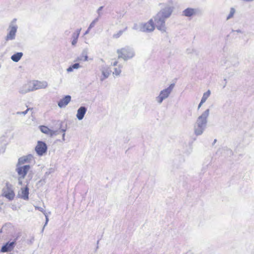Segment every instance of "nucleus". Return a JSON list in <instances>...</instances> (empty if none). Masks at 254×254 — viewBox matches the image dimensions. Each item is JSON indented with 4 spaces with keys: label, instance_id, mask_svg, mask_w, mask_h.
I'll return each mask as SVG.
<instances>
[{
    "label": "nucleus",
    "instance_id": "10",
    "mask_svg": "<svg viewBox=\"0 0 254 254\" xmlns=\"http://www.w3.org/2000/svg\"><path fill=\"white\" fill-rule=\"evenodd\" d=\"M35 149L38 155L42 156L46 152L47 150V146L45 142L41 141H38Z\"/></svg>",
    "mask_w": 254,
    "mask_h": 254
},
{
    "label": "nucleus",
    "instance_id": "41",
    "mask_svg": "<svg viewBox=\"0 0 254 254\" xmlns=\"http://www.w3.org/2000/svg\"><path fill=\"white\" fill-rule=\"evenodd\" d=\"M233 32H237L238 33H243L242 31L240 29H238V30L233 31Z\"/></svg>",
    "mask_w": 254,
    "mask_h": 254
},
{
    "label": "nucleus",
    "instance_id": "20",
    "mask_svg": "<svg viewBox=\"0 0 254 254\" xmlns=\"http://www.w3.org/2000/svg\"><path fill=\"white\" fill-rule=\"evenodd\" d=\"M88 49L86 48L82 50V53L79 57H77L75 61H88Z\"/></svg>",
    "mask_w": 254,
    "mask_h": 254
},
{
    "label": "nucleus",
    "instance_id": "5",
    "mask_svg": "<svg viewBox=\"0 0 254 254\" xmlns=\"http://www.w3.org/2000/svg\"><path fill=\"white\" fill-rule=\"evenodd\" d=\"M175 87V84H171L169 87L160 91L159 95L155 97V101L159 104H161L163 101L167 99L172 92Z\"/></svg>",
    "mask_w": 254,
    "mask_h": 254
},
{
    "label": "nucleus",
    "instance_id": "43",
    "mask_svg": "<svg viewBox=\"0 0 254 254\" xmlns=\"http://www.w3.org/2000/svg\"><path fill=\"white\" fill-rule=\"evenodd\" d=\"M64 136H65V133H64L63 134V139L64 140Z\"/></svg>",
    "mask_w": 254,
    "mask_h": 254
},
{
    "label": "nucleus",
    "instance_id": "16",
    "mask_svg": "<svg viewBox=\"0 0 254 254\" xmlns=\"http://www.w3.org/2000/svg\"><path fill=\"white\" fill-rule=\"evenodd\" d=\"M15 245V241L7 242L1 247V252L2 253L10 252L13 250Z\"/></svg>",
    "mask_w": 254,
    "mask_h": 254
},
{
    "label": "nucleus",
    "instance_id": "39",
    "mask_svg": "<svg viewBox=\"0 0 254 254\" xmlns=\"http://www.w3.org/2000/svg\"><path fill=\"white\" fill-rule=\"evenodd\" d=\"M29 241L30 244H32L34 241V237H32Z\"/></svg>",
    "mask_w": 254,
    "mask_h": 254
},
{
    "label": "nucleus",
    "instance_id": "17",
    "mask_svg": "<svg viewBox=\"0 0 254 254\" xmlns=\"http://www.w3.org/2000/svg\"><path fill=\"white\" fill-rule=\"evenodd\" d=\"M33 158V155L29 154L26 156H23L18 159V164L17 165L21 166L22 165L30 162Z\"/></svg>",
    "mask_w": 254,
    "mask_h": 254
},
{
    "label": "nucleus",
    "instance_id": "35",
    "mask_svg": "<svg viewBox=\"0 0 254 254\" xmlns=\"http://www.w3.org/2000/svg\"><path fill=\"white\" fill-rule=\"evenodd\" d=\"M44 214V215L45 216V219H46V222H45V223L44 224V227H46V226L47 225L48 222L49 221V218H48V215H47L46 213H45Z\"/></svg>",
    "mask_w": 254,
    "mask_h": 254
},
{
    "label": "nucleus",
    "instance_id": "40",
    "mask_svg": "<svg viewBox=\"0 0 254 254\" xmlns=\"http://www.w3.org/2000/svg\"><path fill=\"white\" fill-rule=\"evenodd\" d=\"M118 64V62L117 61H116L114 62H113V63H112L111 65L112 66H115L117 65Z\"/></svg>",
    "mask_w": 254,
    "mask_h": 254
},
{
    "label": "nucleus",
    "instance_id": "4",
    "mask_svg": "<svg viewBox=\"0 0 254 254\" xmlns=\"http://www.w3.org/2000/svg\"><path fill=\"white\" fill-rule=\"evenodd\" d=\"M118 59H122L124 61H127L132 59L135 56L133 49L129 47H125L117 51Z\"/></svg>",
    "mask_w": 254,
    "mask_h": 254
},
{
    "label": "nucleus",
    "instance_id": "33",
    "mask_svg": "<svg viewBox=\"0 0 254 254\" xmlns=\"http://www.w3.org/2000/svg\"><path fill=\"white\" fill-rule=\"evenodd\" d=\"M72 68L73 69H78L80 67V65L78 63H76L71 65Z\"/></svg>",
    "mask_w": 254,
    "mask_h": 254
},
{
    "label": "nucleus",
    "instance_id": "7",
    "mask_svg": "<svg viewBox=\"0 0 254 254\" xmlns=\"http://www.w3.org/2000/svg\"><path fill=\"white\" fill-rule=\"evenodd\" d=\"M30 168L31 167L29 165H17L16 171L17 173L18 177H20V178H24Z\"/></svg>",
    "mask_w": 254,
    "mask_h": 254
},
{
    "label": "nucleus",
    "instance_id": "26",
    "mask_svg": "<svg viewBox=\"0 0 254 254\" xmlns=\"http://www.w3.org/2000/svg\"><path fill=\"white\" fill-rule=\"evenodd\" d=\"M235 12H236V10L234 8H233V7L231 8L229 13L226 17V20H228L232 18L234 16V15Z\"/></svg>",
    "mask_w": 254,
    "mask_h": 254
},
{
    "label": "nucleus",
    "instance_id": "2",
    "mask_svg": "<svg viewBox=\"0 0 254 254\" xmlns=\"http://www.w3.org/2000/svg\"><path fill=\"white\" fill-rule=\"evenodd\" d=\"M209 114L210 110L207 109L197 117L193 127L194 133L195 135H201L206 128Z\"/></svg>",
    "mask_w": 254,
    "mask_h": 254
},
{
    "label": "nucleus",
    "instance_id": "30",
    "mask_svg": "<svg viewBox=\"0 0 254 254\" xmlns=\"http://www.w3.org/2000/svg\"><path fill=\"white\" fill-rule=\"evenodd\" d=\"M32 109L31 108H28L26 110H25V111H23V112H16V115H22L23 116H25L28 112V111H29L30 110H31Z\"/></svg>",
    "mask_w": 254,
    "mask_h": 254
},
{
    "label": "nucleus",
    "instance_id": "3",
    "mask_svg": "<svg viewBox=\"0 0 254 254\" xmlns=\"http://www.w3.org/2000/svg\"><path fill=\"white\" fill-rule=\"evenodd\" d=\"M18 28L17 19L14 18L10 21L7 27V34L5 37V41L8 42L15 39Z\"/></svg>",
    "mask_w": 254,
    "mask_h": 254
},
{
    "label": "nucleus",
    "instance_id": "13",
    "mask_svg": "<svg viewBox=\"0 0 254 254\" xmlns=\"http://www.w3.org/2000/svg\"><path fill=\"white\" fill-rule=\"evenodd\" d=\"M39 128L42 132L49 135L50 136H53L58 134V131L51 130L46 126H40Z\"/></svg>",
    "mask_w": 254,
    "mask_h": 254
},
{
    "label": "nucleus",
    "instance_id": "38",
    "mask_svg": "<svg viewBox=\"0 0 254 254\" xmlns=\"http://www.w3.org/2000/svg\"><path fill=\"white\" fill-rule=\"evenodd\" d=\"M204 102H202V101H200V102L199 103V104H198V107H197V109L199 110L200 107H201L202 105L204 103Z\"/></svg>",
    "mask_w": 254,
    "mask_h": 254
},
{
    "label": "nucleus",
    "instance_id": "8",
    "mask_svg": "<svg viewBox=\"0 0 254 254\" xmlns=\"http://www.w3.org/2000/svg\"><path fill=\"white\" fill-rule=\"evenodd\" d=\"M100 71L101 72L100 76V80L101 81L108 78L112 72L110 67L107 65H102L100 68Z\"/></svg>",
    "mask_w": 254,
    "mask_h": 254
},
{
    "label": "nucleus",
    "instance_id": "27",
    "mask_svg": "<svg viewBox=\"0 0 254 254\" xmlns=\"http://www.w3.org/2000/svg\"><path fill=\"white\" fill-rule=\"evenodd\" d=\"M127 27L125 28V29L123 30H120L117 33L114 34L113 35V37L115 39H117V38H119L123 34V32L127 30Z\"/></svg>",
    "mask_w": 254,
    "mask_h": 254
},
{
    "label": "nucleus",
    "instance_id": "18",
    "mask_svg": "<svg viewBox=\"0 0 254 254\" xmlns=\"http://www.w3.org/2000/svg\"><path fill=\"white\" fill-rule=\"evenodd\" d=\"M197 9L193 8H187L183 11V15L186 17H191L196 15Z\"/></svg>",
    "mask_w": 254,
    "mask_h": 254
},
{
    "label": "nucleus",
    "instance_id": "29",
    "mask_svg": "<svg viewBox=\"0 0 254 254\" xmlns=\"http://www.w3.org/2000/svg\"><path fill=\"white\" fill-rule=\"evenodd\" d=\"M98 20H99V18L97 17L96 18H95L94 20H93L92 22L90 23V24L89 25V29H91L92 28H93L95 24L98 21Z\"/></svg>",
    "mask_w": 254,
    "mask_h": 254
},
{
    "label": "nucleus",
    "instance_id": "32",
    "mask_svg": "<svg viewBox=\"0 0 254 254\" xmlns=\"http://www.w3.org/2000/svg\"><path fill=\"white\" fill-rule=\"evenodd\" d=\"M35 208L36 209H37L40 211L42 212L43 214H45L46 213L45 210L42 207L35 206Z\"/></svg>",
    "mask_w": 254,
    "mask_h": 254
},
{
    "label": "nucleus",
    "instance_id": "24",
    "mask_svg": "<svg viewBox=\"0 0 254 254\" xmlns=\"http://www.w3.org/2000/svg\"><path fill=\"white\" fill-rule=\"evenodd\" d=\"M122 66L121 65H119L118 67L115 68L113 74L115 76H119L122 72Z\"/></svg>",
    "mask_w": 254,
    "mask_h": 254
},
{
    "label": "nucleus",
    "instance_id": "45",
    "mask_svg": "<svg viewBox=\"0 0 254 254\" xmlns=\"http://www.w3.org/2000/svg\"><path fill=\"white\" fill-rule=\"evenodd\" d=\"M62 131L63 132H64L65 131V129H62Z\"/></svg>",
    "mask_w": 254,
    "mask_h": 254
},
{
    "label": "nucleus",
    "instance_id": "6",
    "mask_svg": "<svg viewBox=\"0 0 254 254\" xmlns=\"http://www.w3.org/2000/svg\"><path fill=\"white\" fill-rule=\"evenodd\" d=\"M2 195L9 200H12L15 196L12 186L8 183H6L5 187L2 190Z\"/></svg>",
    "mask_w": 254,
    "mask_h": 254
},
{
    "label": "nucleus",
    "instance_id": "28",
    "mask_svg": "<svg viewBox=\"0 0 254 254\" xmlns=\"http://www.w3.org/2000/svg\"><path fill=\"white\" fill-rule=\"evenodd\" d=\"M142 23H135L132 27L133 29L142 32Z\"/></svg>",
    "mask_w": 254,
    "mask_h": 254
},
{
    "label": "nucleus",
    "instance_id": "14",
    "mask_svg": "<svg viewBox=\"0 0 254 254\" xmlns=\"http://www.w3.org/2000/svg\"><path fill=\"white\" fill-rule=\"evenodd\" d=\"M71 97L70 95H66L61 99L58 103V106L62 108L66 107L70 102Z\"/></svg>",
    "mask_w": 254,
    "mask_h": 254
},
{
    "label": "nucleus",
    "instance_id": "36",
    "mask_svg": "<svg viewBox=\"0 0 254 254\" xmlns=\"http://www.w3.org/2000/svg\"><path fill=\"white\" fill-rule=\"evenodd\" d=\"M24 178H20V177H18V184L20 186L22 185V180Z\"/></svg>",
    "mask_w": 254,
    "mask_h": 254
},
{
    "label": "nucleus",
    "instance_id": "25",
    "mask_svg": "<svg viewBox=\"0 0 254 254\" xmlns=\"http://www.w3.org/2000/svg\"><path fill=\"white\" fill-rule=\"evenodd\" d=\"M211 94L210 90H208L206 92L204 93L201 99L202 102H205L208 98L210 96Z\"/></svg>",
    "mask_w": 254,
    "mask_h": 254
},
{
    "label": "nucleus",
    "instance_id": "31",
    "mask_svg": "<svg viewBox=\"0 0 254 254\" xmlns=\"http://www.w3.org/2000/svg\"><path fill=\"white\" fill-rule=\"evenodd\" d=\"M6 149V145H2L0 148V153H3L4 152Z\"/></svg>",
    "mask_w": 254,
    "mask_h": 254
},
{
    "label": "nucleus",
    "instance_id": "47",
    "mask_svg": "<svg viewBox=\"0 0 254 254\" xmlns=\"http://www.w3.org/2000/svg\"><path fill=\"white\" fill-rule=\"evenodd\" d=\"M230 150V153H231V152H232V151H231V150Z\"/></svg>",
    "mask_w": 254,
    "mask_h": 254
},
{
    "label": "nucleus",
    "instance_id": "23",
    "mask_svg": "<svg viewBox=\"0 0 254 254\" xmlns=\"http://www.w3.org/2000/svg\"><path fill=\"white\" fill-rule=\"evenodd\" d=\"M23 55V53L22 52H17L14 54H13L11 57V59L12 61L14 62H18L19 61V60L21 59Z\"/></svg>",
    "mask_w": 254,
    "mask_h": 254
},
{
    "label": "nucleus",
    "instance_id": "21",
    "mask_svg": "<svg viewBox=\"0 0 254 254\" xmlns=\"http://www.w3.org/2000/svg\"><path fill=\"white\" fill-rule=\"evenodd\" d=\"M80 31H81V29H77L75 31V32L72 34V41L71 42L72 45L75 46L76 44L79 35L80 33Z\"/></svg>",
    "mask_w": 254,
    "mask_h": 254
},
{
    "label": "nucleus",
    "instance_id": "19",
    "mask_svg": "<svg viewBox=\"0 0 254 254\" xmlns=\"http://www.w3.org/2000/svg\"><path fill=\"white\" fill-rule=\"evenodd\" d=\"M86 111H87V108L84 106L80 107L77 110L76 116L78 120H81L83 119Z\"/></svg>",
    "mask_w": 254,
    "mask_h": 254
},
{
    "label": "nucleus",
    "instance_id": "11",
    "mask_svg": "<svg viewBox=\"0 0 254 254\" xmlns=\"http://www.w3.org/2000/svg\"><path fill=\"white\" fill-rule=\"evenodd\" d=\"M32 83L33 91L45 89L48 85V82L46 81L32 80Z\"/></svg>",
    "mask_w": 254,
    "mask_h": 254
},
{
    "label": "nucleus",
    "instance_id": "22",
    "mask_svg": "<svg viewBox=\"0 0 254 254\" xmlns=\"http://www.w3.org/2000/svg\"><path fill=\"white\" fill-rule=\"evenodd\" d=\"M54 172H55V169L54 168H49L45 173L43 178L39 182L42 183H45L46 180L47 178V177L49 176V175H50L52 173H53Z\"/></svg>",
    "mask_w": 254,
    "mask_h": 254
},
{
    "label": "nucleus",
    "instance_id": "37",
    "mask_svg": "<svg viewBox=\"0 0 254 254\" xmlns=\"http://www.w3.org/2000/svg\"><path fill=\"white\" fill-rule=\"evenodd\" d=\"M73 68H72V66H70L69 67H68L67 69H66V71L67 72H72L73 71Z\"/></svg>",
    "mask_w": 254,
    "mask_h": 254
},
{
    "label": "nucleus",
    "instance_id": "1",
    "mask_svg": "<svg viewBox=\"0 0 254 254\" xmlns=\"http://www.w3.org/2000/svg\"><path fill=\"white\" fill-rule=\"evenodd\" d=\"M174 9V7L173 5H166L154 17L156 27L161 32H166V19L171 16Z\"/></svg>",
    "mask_w": 254,
    "mask_h": 254
},
{
    "label": "nucleus",
    "instance_id": "44",
    "mask_svg": "<svg viewBox=\"0 0 254 254\" xmlns=\"http://www.w3.org/2000/svg\"><path fill=\"white\" fill-rule=\"evenodd\" d=\"M45 227H44V226H43V229H42V231H41V232H42V233H43V232Z\"/></svg>",
    "mask_w": 254,
    "mask_h": 254
},
{
    "label": "nucleus",
    "instance_id": "42",
    "mask_svg": "<svg viewBox=\"0 0 254 254\" xmlns=\"http://www.w3.org/2000/svg\"><path fill=\"white\" fill-rule=\"evenodd\" d=\"M91 29H89V27L88 28V29L86 30V31L85 32L84 34L85 35H86L87 34H88V33L89 32V31Z\"/></svg>",
    "mask_w": 254,
    "mask_h": 254
},
{
    "label": "nucleus",
    "instance_id": "34",
    "mask_svg": "<svg viewBox=\"0 0 254 254\" xmlns=\"http://www.w3.org/2000/svg\"><path fill=\"white\" fill-rule=\"evenodd\" d=\"M103 6H100L98 8L97 10V13L98 14V18H99L102 15V13L101 12V11L103 9Z\"/></svg>",
    "mask_w": 254,
    "mask_h": 254
},
{
    "label": "nucleus",
    "instance_id": "9",
    "mask_svg": "<svg viewBox=\"0 0 254 254\" xmlns=\"http://www.w3.org/2000/svg\"><path fill=\"white\" fill-rule=\"evenodd\" d=\"M142 32H151L154 31L155 25L152 19H150L148 22L142 23Z\"/></svg>",
    "mask_w": 254,
    "mask_h": 254
},
{
    "label": "nucleus",
    "instance_id": "46",
    "mask_svg": "<svg viewBox=\"0 0 254 254\" xmlns=\"http://www.w3.org/2000/svg\"><path fill=\"white\" fill-rule=\"evenodd\" d=\"M1 232H2V230L0 229V233H1Z\"/></svg>",
    "mask_w": 254,
    "mask_h": 254
},
{
    "label": "nucleus",
    "instance_id": "12",
    "mask_svg": "<svg viewBox=\"0 0 254 254\" xmlns=\"http://www.w3.org/2000/svg\"><path fill=\"white\" fill-rule=\"evenodd\" d=\"M31 91H33L32 81L24 84L19 89V92L21 94H25Z\"/></svg>",
    "mask_w": 254,
    "mask_h": 254
},
{
    "label": "nucleus",
    "instance_id": "15",
    "mask_svg": "<svg viewBox=\"0 0 254 254\" xmlns=\"http://www.w3.org/2000/svg\"><path fill=\"white\" fill-rule=\"evenodd\" d=\"M18 195L24 200H28L29 199V189L28 187L21 188L18 192Z\"/></svg>",
    "mask_w": 254,
    "mask_h": 254
}]
</instances>
